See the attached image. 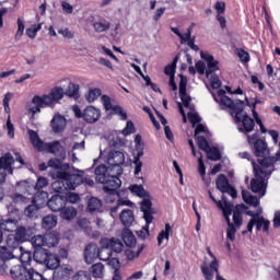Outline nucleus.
Instances as JSON below:
<instances>
[{"label":"nucleus","mask_w":280,"mask_h":280,"mask_svg":"<svg viewBox=\"0 0 280 280\" xmlns=\"http://www.w3.org/2000/svg\"><path fill=\"white\" fill-rule=\"evenodd\" d=\"M65 95L78 100V97H80V85L70 82L66 92L65 89L55 86L48 94L42 96L35 95L28 105V113L36 115L37 113H40V108H54L56 104H60V100H62Z\"/></svg>","instance_id":"nucleus-1"},{"label":"nucleus","mask_w":280,"mask_h":280,"mask_svg":"<svg viewBox=\"0 0 280 280\" xmlns=\"http://www.w3.org/2000/svg\"><path fill=\"white\" fill-rule=\"evenodd\" d=\"M277 158H265L258 159L259 165L252 162L254 167V176L250 180V189L254 194H261V196H266V178L269 179L272 176L271 167H275V163H277Z\"/></svg>","instance_id":"nucleus-2"},{"label":"nucleus","mask_w":280,"mask_h":280,"mask_svg":"<svg viewBox=\"0 0 280 280\" xmlns=\"http://www.w3.org/2000/svg\"><path fill=\"white\" fill-rule=\"evenodd\" d=\"M94 174L96 176V183H100L103 186V191L108 194L109 196H115L117 194V189L121 187V179H119V175L115 172L110 166H106L104 164L98 165Z\"/></svg>","instance_id":"nucleus-3"},{"label":"nucleus","mask_w":280,"mask_h":280,"mask_svg":"<svg viewBox=\"0 0 280 280\" xmlns=\"http://www.w3.org/2000/svg\"><path fill=\"white\" fill-rule=\"evenodd\" d=\"M28 137L31 143L35 150L38 152H48V154H55V156H59V159H66L67 151H65V147L60 143V141L55 140L52 142H43L38 133L32 129H28Z\"/></svg>","instance_id":"nucleus-4"},{"label":"nucleus","mask_w":280,"mask_h":280,"mask_svg":"<svg viewBox=\"0 0 280 280\" xmlns=\"http://www.w3.org/2000/svg\"><path fill=\"white\" fill-rule=\"evenodd\" d=\"M101 244V248H103V250H107L105 252V255H107L106 257H108V261H110V264H117V266H119V259L117 258H110L113 257V253H121L124 250V243L118 240V238H101L100 241Z\"/></svg>","instance_id":"nucleus-5"},{"label":"nucleus","mask_w":280,"mask_h":280,"mask_svg":"<svg viewBox=\"0 0 280 280\" xmlns=\"http://www.w3.org/2000/svg\"><path fill=\"white\" fill-rule=\"evenodd\" d=\"M107 250L104 249L103 247L97 246V244L95 243H90L85 246L84 248V253H83V257H84V261L88 265L93 264V261H95V259H101V261H108V257H104V255H106Z\"/></svg>","instance_id":"nucleus-6"},{"label":"nucleus","mask_w":280,"mask_h":280,"mask_svg":"<svg viewBox=\"0 0 280 280\" xmlns=\"http://www.w3.org/2000/svg\"><path fill=\"white\" fill-rule=\"evenodd\" d=\"M19 220H21V210L14 208L13 210H9V218L2 219L0 221V231H7L8 233H12V231H16L19 224Z\"/></svg>","instance_id":"nucleus-7"},{"label":"nucleus","mask_w":280,"mask_h":280,"mask_svg":"<svg viewBox=\"0 0 280 280\" xmlns=\"http://www.w3.org/2000/svg\"><path fill=\"white\" fill-rule=\"evenodd\" d=\"M124 163H126V155H124V152L121 151L109 152L107 156V164L112 170H114L117 176H121L124 174V168L121 167Z\"/></svg>","instance_id":"nucleus-8"},{"label":"nucleus","mask_w":280,"mask_h":280,"mask_svg":"<svg viewBox=\"0 0 280 280\" xmlns=\"http://www.w3.org/2000/svg\"><path fill=\"white\" fill-rule=\"evenodd\" d=\"M235 121L238 124V132H243V135H248L255 130V120L244 112L235 114Z\"/></svg>","instance_id":"nucleus-9"},{"label":"nucleus","mask_w":280,"mask_h":280,"mask_svg":"<svg viewBox=\"0 0 280 280\" xmlns=\"http://www.w3.org/2000/svg\"><path fill=\"white\" fill-rule=\"evenodd\" d=\"M247 141L250 145H254L255 154L258 159H268L266 156L268 154V144L266 141L259 139V133H254L252 136H247Z\"/></svg>","instance_id":"nucleus-10"},{"label":"nucleus","mask_w":280,"mask_h":280,"mask_svg":"<svg viewBox=\"0 0 280 280\" xmlns=\"http://www.w3.org/2000/svg\"><path fill=\"white\" fill-rule=\"evenodd\" d=\"M56 178L65 180L68 190H73L79 185H82V175L80 174H68L67 171H57Z\"/></svg>","instance_id":"nucleus-11"},{"label":"nucleus","mask_w":280,"mask_h":280,"mask_svg":"<svg viewBox=\"0 0 280 280\" xmlns=\"http://www.w3.org/2000/svg\"><path fill=\"white\" fill-rule=\"evenodd\" d=\"M217 189L221 191V194H229L231 198L235 199L237 198V189L235 187L231 186L229 183V178H226V175L219 174L215 179Z\"/></svg>","instance_id":"nucleus-12"},{"label":"nucleus","mask_w":280,"mask_h":280,"mask_svg":"<svg viewBox=\"0 0 280 280\" xmlns=\"http://www.w3.org/2000/svg\"><path fill=\"white\" fill-rule=\"evenodd\" d=\"M256 226V231H264V233H268L270 231V221L265 220L264 217H259L258 219H250L247 224V230L242 232V235H246L247 233H253V229Z\"/></svg>","instance_id":"nucleus-13"},{"label":"nucleus","mask_w":280,"mask_h":280,"mask_svg":"<svg viewBox=\"0 0 280 280\" xmlns=\"http://www.w3.org/2000/svg\"><path fill=\"white\" fill-rule=\"evenodd\" d=\"M200 56L201 60H205L207 63L206 78H209V75L215 73V71H220V68L218 67L220 62L215 60L213 55L209 54V51H201Z\"/></svg>","instance_id":"nucleus-14"},{"label":"nucleus","mask_w":280,"mask_h":280,"mask_svg":"<svg viewBox=\"0 0 280 280\" xmlns=\"http://www.w3.org/2000/svg\"><path fill=\"white\" fill-rule=\"evenodd\" d=\"M67 205V196L65 195H55L47 201V207L50 211L58 213V211H62V209Z\"/></svg>","instance_id":"nucleus-15"},{"label":"nucleus","mask_w":280,"mask_h":280,"mask_svg":"<svg viewBox=\"0 0 280 280\" xmlns=\"http://www.w3.org/2000/svg\"><path fill=\"white\" fill-rule=\"evenodd\" d=\"M3 242V232L0 230V244ZM10 259H14V255L8 247H0V270L2 272H8V265L5 261H10Z\"/></svg>","instance_id":"nucleus-16"},{"label":"nucleus","mask_w":280,"mask_h":280,"mask_svg":"<svg viewBox=\"0 0 280 280\" xmlns=\"http://www.w3.org/2000/svg\"><path fill=\"white\" fill-rule=\"evenodd\" d=\"M221 104L223 106H225L226 108H230V110H233L235 113V115H237V113L244 112V101H242V100L233 101L229 96H223L221 98Z\"/></svg>","instance_id":"nucleus-17"},{"label":"nucleus","mask_w":280,"mask_h":280,"mask_svg":"<svg viewBox=\"0 0 280 280\" xmlns=\"http://www.w3.org/2000/svg\"><path fill=\"white\" fill-rule=\"evenodd\" d=\"M100 117H102V112L94 106H88L83 110V119L86 124H95V121H100Z\"/></svg>","instance_id":"nucleus-18"},{"label":"nucleus","mask_w":280,"mask_h":280,"mask_svg":"<svg viewBox=\"0 0 280 280\" xmlns=\"http://www.w3.org/2000/svg\"><path fill=\"white\" fill-rule=\"evenodd\" d=\"M141 211L147 224H152L154 220V210L152 209V201L148 198H144L141 202Z\"/></svg>","instance_id":"nucleus-19"},{"label":"nucleus","mask_w":280,"mask_h":280,"mask_svg":"<svg viewBox=\"0 0 280 280\" xmlns=\"http://www.w3.org/2000/svg\"><path fill=\"white\" fill-rule=\"evenodd\" d=\"M179 97L183 102V105L185 108L189 107V104H191V96L187 94V78L184 75H180L179 81Z\"/></svg>","instance_id":"nucleus-20"},{"label":"nucleus","mask_w":280,"mask_h":280,"mask_svg":"<svg viewBox=\"0 0 280 280\" xmlns=\"http://www.w3.org/2000/svg\"><path fill=\"white\" fill-rule=\"evenodd\" d=\"M73 275L71 266L57 267L54 271L52 280H69Z\"/></svg>","instance_id":"nucleus-21"},{"label":"nucleus","mask_w":280,"mask_h":280,"mask_svg":"<svg viewBox=\"0 0 280 280\" xmlns=\"http://www.w3.org/2000/svg\"><path fill=\"white\" fill-rule=\"evenodd\" d=\"M14 156L10 152L5 153L0 158V167L2 170H5L8 174H14V167L12 166L14 165Z\"/></svg>","instance_id":"nucleus-22"},{"label":"nucleus","mask_w":280,"mask_h":280,"mask_svg":"<svg viewBox=\"0 0 280 280\" xmlns=\"http://www.w3.org/2000/svg\"><path fill=\"white\" fill-rule=\"evenodd\" d=\"M34 235V229L31 226H18L15 229V236L20 242L23 244V242H28V240H32V236Z\"/></svg>","instance_id":"nucleus-23"},{"label":"nucleus","mask_w":280,"mask_h":280,"mask_svg":"<svg viewBox=\"0 0 280 280\" xmlns=\"http://www.w3.org/2000/svg\"><path fill=\"white\" fill-rule=\"evenodd\" d=\"M110 21L104 18L94 20L92 23V27L94 32H96V34H103L104 32H108V30H110Z\"/></svg>","instance_id":"nucleus-24"},{"label":"nucleus","mask_w":280,"mask_h":280,"mask_svg":"<svg viewBox=\"0 0 280 280\" xmlns=\"http://www.w3.org/2000/svg\"><path fill=\"white\" fill-rule=\"evenodd\" d=\"M11 277L14 280H30V269L25 267H14L10 270Z\"/></svg>","instance_id":"nucleus-25"},{"label":"nucleus","mask_w":280,"mask_h":280,"mask_svg":"<svg viewBox=\"0 0 280 280\" xmlns=\"http://www.w3.org/2000/svg\"><path fill=\"white\" fill-rule=\"evenodd\" d=\"M50 126L55 132H62V130L67 128V119L60 114L55 115L50 122Z\"/></svg>","instance_id":"nucleus-26"},{"label":"nucleus","mask_w":280,"mask_h":280,"mask_svg":"<svg viewBox=\"0 0 280 280\" xmlns=\"http://www.w3.org/2000/svg\"><path fill=\"white\" fill-rule=\"evenodd\" d=\"M104 203L97 197H92L88 201V211L93 215V213H102Z\"/></svg>","instance_id":"nucleus-27"},{"label":"nucleus","mask_w":280,"mask_h":280,"mask_svg":"<svg viewBox=\"0 0 280 280\" xmlns=\"http://www.w3.org/2000/svg\"><path fill=\"white\" fill-rule=\"evenodd\" d=\"M44 238H45L44 240L45 246L47 248H54L60 242V236L58 235L57 232L46 233L44 234Z\"/></svg>","instance_id":"nucleus-28"},{"label":"nucleus","mask_w":280,"mask_h":280,"mask_svg":"<svg viewBox=\"0 0 280 280\" xmlns=\"http://www.w3.org/2000/svg\"><path fill=\"white\" fill-rule=\"evenodd\" d=\"M119 218L124 226H132V223L135 222V212H132L130 209H125L121 211Z\"/></svg>","instance_id":"nucleus-29"},{"label":"nucleus","mask_w":280,"mask_h":280,"mask_svg":"<svg viewBox=\"0 0 280 280\" xmlns=\"http://www.w3.org/2000/svg\"><path fill=\"white\" fill-rule=\"evenodd\" d=\"M49 257V250L45 248H37L33 254V259L36 264H46Z\"/></svg>","instance_id":"nucleus-30"},{"label":"nucleus","mask_w":280,"mask_h":280,"mask_svg":"<svg viewBox=\"0 0 280 280\" xmlns=\"http://www.w3.org/2000/svg\"><path fill=\"white\" fill-rule=\"evenodd\" d=\"M78 217V210L73 207H65L63 209L60 211V218L62 220H67L68 222H70L71 220H74V218Z\"/></svg>","instance_id":"nucleus-31"},{"label":"nucleus","mask_w":280,"mask_h":280,"mask_svg":"<svg viewBox=\"0 0 280 280\" xmlns=\"http://www.w3.org/2000/svg\"><path fill=\"white\" fill-rule=\"evenodd\" d=\"M129 191H131L133 196H138V198H150V192H148L145 188H143V185H130Z\"/></svg>","instance_id":"nucleus-32"},{"label":"nucleus","mask_w":280,"mask_h":280,"mask_svg":"<svg viewBox=\"0 0 280 280\" xmlns=\"http://www.w3.org/2000/svg\"><path fill=\"white\" fill-rule=\"evenodd\" d=\"M45 266L49 269V270H56L57 268L60 267V257L56 254H48V257L46 259Z\"/></svg>","instance_id":"nucleus-33"},{"label":"nucleus","mask_w":280,"mask_h":280,"mask_svg":"<svg viewBox=\"0 0 280 280\" xmlns=\"http://www.w3.org/2000/svg\"><path fill=\"white\" fill-rule=\"evenodd\" d=\"M137 150L138 152L133 159L136 176H138V174H141V167H143V162H141V156H143V147H137Z\"/></svg>","instance_id":"nucleus-34"},{"label":"nucleus","mask_w":280,"mask_h":280,"mask_svg":"<svg viewBox=\"0 0 280 280\" xmlns=\"http://www.w3.org/2000/svg\"><path fill=\"white\" fill-rule=\"evenodd\" d=\"M58 224V218L56 215H46L43 218L42 226L46 231H51Z\"/></svg>","instance_id":"nucleus-35"},{"label":"nucleus","mask_w":280,"mask_h":280,"mask_svg":"<svg viewBox=\"0 0 280 280\" xmlns=\"http://www.w3.org/2000/svg\"><path fill=\"white\" fill-rule=\"evenodd\" d=\"M23 244L15 234H9L7 237V246L9 250H16V248H23L21 246Z\"/></svg>","instance_id":"nucleus-36"},{"label":"nucleus","mask_w":280,"mask_h":280,"mask_svg":"<svg viewBox=\"0 0 280 280\" xmlns=\"http://www.w3.org/2000/svg\"><path fill=\"white\" fill-rule=\"evenodd\" d=\"M52 191L55 194H66L69 191V188L67 187V182L65 179L58 178L56 182L51 184Z\"/></svg>","instance_id":"nucleus-37"},{"label":"nucleus","mask_w":280,"mask_h":280,"mask_svg":"<svg viewBox=\"0 0 280 280\" xmlns=\"http://www.w3.org/2000/svg\"><path fill=\"white\" fill-rule=\"evenodd\" d=\"M242 197L246 205H249L250 207L259 206V198H257V196L250 195L248 190H242Z\"/></svg>","instance_id":"nucleus-38"},{"label":"nucleus","mask_w":280,"mask_h":280,"mask_svg":"<svg viewBox=\"0 0 280 280\" xmlns=\"http://www.w3.org/2000/svg\"><path fill=\"white\" fill-rule=\"evenodd\" d=\"M122 242L126 244V246L132 248V246H136L137 244V237H135V234H132L130 230H125L122 232Z\"/></svg>","instance_id":"nucleus-39"},{"label":"nucleus","mask_w":280,"mask_h":280,"mask_svg":"<svg viewBox=\"0 0 280 280\" xmlns=\"http://www.w3.org/2000/svg\"><path fill=\"white\" fill-rule=\"evenodd\" d=\"M90 272L94 279H102L104 277V265L102 262L92 265Z\"/></svg>","instance_id":"nucleus-40"},{"label":"nucleus","mask_w":280,"mask_h":280,"mask_svg":"<svg viewBox=\"0 0 280 280\" xmlns=\"http://www.w3.org/2000/svg\"><path fill=\"white\" fill-rule=\"evenodd\" d=\"M39 211H40V208H38L36 203H32L25 208L24 214L26 215V218L36 220V218H38Z\"/></svg>","instance_id":"nucleus-41"},{"label":"nucleus","mask_w":280,"mask_h":280,"mask_svg":"<svg viewBox=\"0 0 280 280\" xmlns=\"http://www.w3.org/2000/svg\"><path fill=\"white\" fill-rule=\"evenodd\" d=\"M19 250H20V261L24 266H30V264H32V258L34 257V254H32V252H27L23 249V247H19Z\"/></svg>","instance_id":"nucleus-42"},{"label":"nucleus","mask_w":280,"mask_h":280,"mask_svg":"<svg viewBox=\"0 0 280 280\" xmlns=\"http://www.w3.org/2000/svg\"><path fill=\"white\" fill-rule=\"evenodd\" d=\"M206 154L209 159V161H220L222 159V154L220 153V149L217 147H209V149L206 151Z\"/></svg>","instance_id":"nucleus-43"},{"label":"nucleus","mask_w":280,"mask_h":280,"mask_svg":"<svg viewBox=\"0 0 280 280\" xmlns=\"http://www.w3.org/2000/svg\"><path fill=\"white\" fill-rule=\"evenodd\" d=\"M221 200H222V202H224V208L221 211H223L225 222H226V224H229V222H231L230 215H231V213H233V209L231 208V205L229 203V201H226V196L223 195L221 197Z\"/></svg>","instance_id":"nucleus-44"},{"label":"nucleus","mask_w":280,"mask_h":280,"mask_svg":"<svg viewBox=\"0 0 280 280\" xmlns=\"http://www.w3.org/2000/svg\"><path fill=\"white\" fill-rule=\"evenodd\" d=\"M172 232V225L170 223L165 224V230H162L158 235V244L161 246L164 240H170V233Z\"/></svg>","instance_id":"nucleus-45"},{"label":"nucleus","mask_w":280,"mask_h":280,"mask_svg":"<svg viewBox=\"0 0 280 280\" xmlns=\"http://www.w3.org/2000/svg\"><path fill=\"white\" fill-rule=\"evenodd\" d=\"M48 167H54L55 170H69V164H63L58 159H50L48 161Z\"/></svg>","instance_id":"nucleus-46"},{"label":"nucleus","mask_w":280,"mask_h":280,"mask_svg":"<svg viewBox=\"0 0 280 280\" xmlns=\"http://www.w3.org/2000/svg\"><path fill=\"white\" fill-rule=\"evenodd\" d=\"M40 30H43V24L33 25L26 28V36L34 39L36 38V35L38 34V32H40Z\"/></svg>","instance_id":"nucleus-47"},{"label":"nucleus","mask_w":280,"mask_h":280,"mask_svg":"<svg viewBox=\"0 0 280 280\" xmlns=\"http://www.w3.org/2000/svg\"><path fill=\"white\" fill-rule=\"evenodd\" d=\"M32 245L35 248H43L45 246V234L44 235H35L31 238Z\"/></svg>","instance_id":"nucleus-48"},{"label":"nucleus","mask_w":280,"mask_h":280,"mask_svg":"<svg viewBox=\"0 0 280 280\" xmlns=\"http://www.w3.org/2000/svg\"><path fill=\"white\" fill-rule=\"evenodd\" d=\"M235 233H237V228H235L233 222H229L226 230V238L230 240V242H235Z\"/></svg>","instance_id":"nucleus-49"},{"label":"nucleus","mask_w":280,"mask_h":280,"mask_svg":"<svg viewBox=\"0 0 280 280\" xmlns=\"http://www.w3.org/2000/svg\"><path fill=\"white\" fill-rule=\"evenodd\" d=\"M197 145L199 150H202L203 152L211 148V145H209V141H207V138H205V136L197 137Z\"/></svg>","instance_id":"nucleus-50"},{"label":"nucleus","mask_w":280,"mask_h":280,"mask_svg":"<svg viewBox=\"0 0 280 280\" xmlns=\"http://www.w3.org/2000/svg\"><path fill=\"white\" fill-rule=\"evenodd\" d=\"M78 226L82 229L85 233H91V221L86 218H81L78 220Z\"/></svg>","instance_id":"nucleus-51"},{"label":"nucleus","mask_w":280,"mask_h":280,"mask_svg":"<svg viewBox=\"0 0 280 280\" xmlns=\"http://www.w3.org/2000/svg\"><path fill=\"white\" fill-rule=\"evenodd\" d=\"M49 185V179L47 177H38L37 182L34 186L35 191H40V189H45Z\"/></svg>","instance_id":"nucleus-52"},{"label":"nucleus","mask_w":280,"mask_h":280,"mask_svg":"<svg viewBox=\"0 0 280 280\" xmlns=\"http://www.w3.org/2000/svg\"><path fill=\"white\" fill-rule=\"evenodd\" d=\"M102 96V90L101 89H94V90H90L89 94L86 95V100L88 102H95V100H97V97Z\"/></svg>","instance_id":"nucleus-53"},{"label":"nucleus","mask_w":280,"mask_h":280,"mask_svg":"<svg viewBox=\"0 0 280 280\" xmlns=\"http://www.w3.org/2000/svg\"><path fill=\"white\" fill-rule=\"evenodd\" d=\"M135 132V122L132 120H128L126 127L122 129V135L128 137L129 135H133Z\"/></svg>","instance_id":"nucleus-54"},{"label":"nucleus","mask_w":280,"mask_h":280,"mask_svg":"<svg viewBox=\"0 0 280 280\" xmlns=\"http://www.w3.org/2000/svg\"><path fill=\"white\" fill-rule=\"evenodd\" d=\"M233 225L236 228V229H240V226H242L243 224V219H242V213H240V211H234L233 212Z\"/></svg>","instance_id":"nucleus-55"},{"label":"nucleus","mask_w":280,"mask_h":280,"mask_svg":"<svg viewBox=\"0 0 280 280\" xmlns=\"http://www.w3.org/2000/svg\"><path fill=\"white\" fill-rule=\"evenodd\" d=\"M237 56H238L241 62H250V54H248L246 50L238 49Z\"/></svg>","instance_id":"nucleus-56"},{"label":"nucleus","mask_w":280,"mask_h":280,"mask_svg":"<svg viewBox=\"0 0 280 280\" xmlns=\"http://www.w3.org/2000/svg\"><path fill=\"white\" fill-rule=\"evenodd\" d=\"M24 32H25V23L23 22V20L18 19V32L15 34V38H22Z\"/></svg>","instance_id":"nucleus-57"},{"label":"nucleus","mask_w":280,"mask_h":280,"mask_svg":"<svg viewBox=\"0 0 280 280\" xmlns=\"http://www.w3.org/2000/svg\"><path fill=\"white\" fill-rule=\"evenodd\" d=\"M12 200L15 205L22 203V205H27V199L25 196L21 195V194H15L12 196Z\"/></svg>","instance_id":"nucleus-58"},{"label":"nucleus","mask_w":280,"mask_h":280,"mask_svg":"<svg viewBox=\"0 0 280 280\" xmlns=\"http://www.w3.org/2000/svg\"><path fill=\"white\" fill-rule=\"evenodd\" d=\"M210 84L212 89L218 90L220 89V86H222V81H220V77H218L217 74H213L210 78Z\"/></svg>","instance_id":"nucleus-59"},{"label":"nucleus","mask_w":280,"mask_h":280,"mask_svg":"<svg viewBox=\"0 0 280 280\" xmlns=\"http://www.w3.org/2000/svg\"><path fill=\"white\" fill-rule=\"evenodd\" d=\"M143 250V246L140 247L137 253L132 252L131 249L126 250V256L129 261H132V259H136V257H139L141 255V252Z\"/></svg>","instance_id":"nucleus-60"},{"label":"nucleus","mask_w":280,"mask_h":280,"mask_svg":"<svg viewBox=\"0 0 280 280\" xmlns=\"http://www.w3.org/2000/svg\"><path fill=\"white\" fill-rule=\"evenodd\" d=\"M188 119L190 124H200L202 121V118H200V115L198 113L189 112L188 113Z\"/></svg>","instance_id":"nucleus-61"},{"label":"nucleus","mask_w":280,"mask_h":280,"mask_svg":"<svg viewBox=\"0 0 280 280\" xmlns=\"http://www.w3.org/2000/svg\"><path fill=\"white\" fill-rule=\"evenodd\" d=\"M80 195L75 192H70L68 196H66V203L70 202L71 205H75V202H79Z\"/></svg>","instance_id":"nucleus-62"},{"label":"nucleus","mask_w":280,"mask_h":280,"mask_svg":"<svg viewBox=\"0 0 280 280\" xmlns=\"http://www.w3.org/2000/svg\"><path fill=\"white\" fill-rule=\"evenodd\" d=\"M73 280H91V275L86 271H79L74 277Z\"/></svg>","instance_id":"nucleus-63"},{"label":"nucleus","mask_w":280,"mask_h":280,"mask_svg":"<svg viewBox=\"0 0 280 280\" xmlns=\"http://www.w3.org/2000/svg\"><path fill=\"white\" fill-rule=\"evenodd\" d=\"M58 34L63 36V38H68V39H71L74 36L73 32H71L69 28H61L58 31Z\"/></svg>","instance_id":"nucleus-64"}]
</instances>
